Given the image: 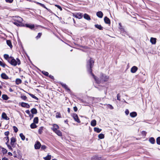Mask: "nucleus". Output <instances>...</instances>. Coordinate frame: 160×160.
I'll use <instances>...</instances> for the list:
<instances>
[{
  "label": "nucleus",
  "instance_id": "obj_1",
  "mask_svg": "<svg viewBox=\"0 0 160 160\" xmlns=\"http://www.w3.org/2000/svg\"><path fill=\"white\" fill-rule=\"evenodd\" d=\"M94 63V61L91 58H90L89 60L87 62V68L88 72L91 74L96 82L97 83H99L107 81L109 79V77L106 76L103 73H101L100 77V79L97 78L92 72V68L93 67Z\"/></svg>",
  "mask_w": 160,
  "mask_h": 160
},
{
  "label": "nucleus",
  "instance_id": "obj_2",
  "mask_svg": "<svg viewBox=\"0 0 160 160\" xmlns=\"http://www.w3.org/2000/svg\"><path fill=\"white\" fill-rule=\"evenodd\" d=\"M8 62L14 66H16L17 64L19 65L21 63V62L18 58H17L16 60L13 57H11V58L8 59Z\"/></svg>",
  "mask_w": 160,
  "mask_h": 160
},
{
  "label": "nucleus",
  "instance_id": "obj_3",
  "mask_svg": "<svg viewBox=\"0 0 160 160\" xmlns=\"http://www.w3.org/2000/svg\"><path fill=\"white\" fill-rule=\"evenodd\" d=\"M73 16L77 18H78L79 19H81L83 17V15L82 13L80 12L77 13L73 14Z\"/></svg>",
  "mask_w": 160,
  "mask_h": 160
},
{
  "label": "nucleus",
  "instance_id": "obj_4",
  "mask_svg": "<svg viewBox=\"0 0 160 160\" xmlns=\"http://www.w3.org/2000/svg\"><path fill=\"white\" fill-rule=\"evenodd\" d=\"M72 117L75 121L76 122L79 123L80 122V121L78 118V115L77 114L75 113L74 114L72 115Z\"/></svg>",
  "mask_w": 160,
  "mask_h": 160
},
{
  "label": "nucleus",
  "instance_id": "obj_5",
  "mask_svg": "<svg viewBox=\"0 0 160 160\" xmlns=\"http://www.w3.org/2000/svg\"><path fill=\"white\" fill-rule=\"evenodd\" d=\"M41 146L40 143L38 141L36 142V143L34 145L35 148L36 149H39Z\"/></svg>",
  "mask_w": 160,
  "mask_h": 160
},
{
  "label": "nucleus",
  "instance_id": "obj_6",
  "mask_svg": "<svg viewBox=\"0 0 160 160\" xmlns=\"http://www.w3.org/2000/svg\"><path fill=\"white\" fill-rule=\"evenodd\" d=\"M16 139L15 138L13 137L11 138V144L12 146L14 147H15L14 143L16 142Z\"/></svg>",
  "mask_w": 160,
  "mask_h": 160
},
{
  "label": "nucleus",
  "instance_id": "obj_7",
  "mask_svg": "<svg viewBox=\"0 0 160 160\" xmlns=\"http://www.w3.org/2000/svg\"><path fill=\"white\" fill-rule=\"evenodd\" d=\"M24 26H25L27 28H28L31 30H32L35 28V25L34 24H26Z\"/></svg>",
  "mask_w": 160,
  "mask_h": 160
},
{
  "label": "nucleus",
  "instance_id": "obj_8",
  "mask_svg": "<svg viewBox=\"0 0 160 160\" xmlns=\"http://www.w3.org/2000/svg\"><path fill=\"white\" fill-rule=\"evenodd\" d=\"M14 21H16L17 22L22 23L23 21V19L22 18L19 17H17L14 19Z\"/></svg>",
  "mask_w": 160,
  "mask_h": 160
},
{
  "label": "nucleus",
  "instance_id": "obj_9",
  "mask_svg": "<svg viewBox=\"0 0 160 160\" xmlns=\"http://www.w3.org/2000/svg\"><path fill=\"white\" fill-rule=\"evenodd\" d=\"M59 128V126L58 125L54 124L53 125V127L52 128V129L53 131L54 132L55 131L58 130Z\"/></svg>",
  "mask_w": 160,
  "mask_h": 160
},
{
  "label": "nucleus",
  "instance_id": "obj_10",
  "mask_svg": "<svg viewBox=\"0 0 160 160\" xmlns=\"http://www.w3.org/2000/svg\"><path fill=\"white\" fill-rule=\"evenodd\" d=\"M1 76L3 79L7 80L9 79L8 77L5 73H2L1 75Z\"/></svg>",
  "mask_w": 160,
  "mask_h": 160
},
{
  "label": "nucleus",
  "instance_id": "obj_11",
  "mask_svg": "<svg viewBox=\"0 0 160 160\" xmlns=\"http://www.w3.org/2000/svg\"><path fill=\"white\" fill-rule=\"evenodd\" d=\"M21 106L22 107L28 108H30V105L28 103L25 102H22L21 103Z\"/></svg>",
  "mask_w": 160,
  "mask_h": 160
},
{
  "label": "nucleus",
  "instance_id": "obj_12",
  "mask_svg": "<svg viewBox=\"0 0 160 160\" xmlns=\"http://www.w3.org/2000/svg\"><path fill=\"white\" fill-rule=\"evenodd\" d=\"M138 69V68L137 67L134 66L131 68V72L132 73H134L137 71Z\"/></svg>",
  "mask_w": 160,
  "mask_h": 160
},
{
  "label": "nucleus",
  "instance_id": "obj_13",
  "mask_svg": "<svg viewBox=\"0 0 160 160\" xmlns=\"http://www.w3.org/2000/svg\"><path fill=\"white\" fill-rule=\"evenodd\" d=\"M2 118L5 120H8L9 119V118L7 117L6 113L4 112L2 113Z\"/></svg>",
  "mask_w": 160,
  "mask_h": 160
},
{
  "label": "nucleus",
  "instance_id": "obj_14",
  "mask_svg": "<svg viewBox=\"0 0 160 160\" xmlns=\"http://www.w3.org/2000/svg\"><path fill=\"white\" fill-rule=\"evenodd\" d=\"M104 21L106 23L109 24H110L111 22L110 20L107 17H105L104 18Z\"/></svg>",
  "mask_w": 160,
  "mask_h": 160
},
{
  "label": "nucleus",
  "instance_id": "obj_15",
  "mask_svg": "<svg viewBox=\"0 0 160 160\" xmlns=\"http://www.w3.org/2000/svg\"><path fill=\"white\" fill-rule=\"evenodd\" d=\"M96 15L98 17L102 18L103 16V14L101 11H98L97 12Z\"/></svg>",
  "mask_w": 160,
  "mask_h": 160
},
{
  "label": "nucleus",
  "instance_id": "obj_16",
  "mask_svg": "<svg viewBox=\"0 0 160 160\" xmlns=\"http://www.w3.org/2000/svg\"><path fill=\"white\" fill-rule=\"evenodd\" d=\"M150 41L152 44H155L156 42V38H151Z\"/></svg>",
  "mask_w": 160,
  "mask_h": 160
},
{
  "label": "nucleus",
  "instance_id": "obj_17",
  "mask_svg": "<svg viewBox=\"0 0 160 160\" xmlns=\"http://www.w3.org/2000/svg\"><path fill=\"white\" fill-rule=\"evenodd\" d=\"M83 17L85 19L88 20H91L90 17L87 13H85L84 14Z\"/></svg>",
  "mask_w": 160,
  "mask_h": 160
},
{
  "label": "nucleus",
  "instance_id": "obj_18",
  "mask_svg": "<svg viewBox=\"0 0 160 160\" xmlns=\"http://www.w3.org/2000/svg\"><path fill=\"white\" fill-rule=\"evenodd\" d=\"M130 116L132 118H134L137 116V113L135 112H133L130 113Z\"/></svg>",
  "mask_w": 160,
  "mask_h": 160
},
{
  "label": "nucleus",
  "instance_id": "obj_19",
  "mask_svg": "<svg viewBox=\"0 0 160 160\" xmlns=\"http://www.w3.org/2000/svg\"><path fill=\"white\" fill-rule=\"evenodd\" d=\"M149 142L152 144H154L155 142L154 138L153 137L150 138H149Z\"/></svg>",
  "mask_w": 160,
  "mask_h": 160
},
{
  "label": "nucleus",
  "instance_id": "obj_20",
  "mask_svg": "<svg viewBox=\"0 0 160 160\" xmlns=\"http://www.w3.org/2000/svg\"><path fill=\"white\" fill-rule=\"evenodd\" d=\"M97 122L95 119L92 120L91 122V125L92 127L95 126L96 125Z\"/></svg>",
  "mask_w": 160,
  "mask_h": 160
},
{
  "label": "nucleus",
  "instance_id": "obj_21",
  "mask_svg": "<svg viewBox=\"0 0 160 160\" xmlns=\"http://www.w3.org/2000/svg\"><path fill=\"white\" fill-rule=\"evenodd\" d=\"M54 132H55L59 136H62V133L59 130H57L55 131Z\"/></svg>",
  "mask_w": 160,
  "mask_h": 160
},
{
  "label": "nucleus",
  "instance_id": "obj_22",
  "mask_svg": "<svg viewBox=\"0 0 160 160\" xmlns=\"http://www.w3.org/2000/svg\"><path fill=\"white\" fill-rule=\"evenodd\" d=\"M61 85L67 91H70V89L68 88V86L65 84L62 83L61 84Z\"/></svg>",
  "mask_w": 160,
  "mask_h": 160
},
{
  "label": "nucleus",
  "instance_id": "obj_23",
  "mask_svg": "<svg viewBox=\"0 0 160 160\" xmlns=\"http://www.w3.org/2000/svg\"><path fill=\"white\" fill-rule=\"evenodd\" d=\"M31 112L32 114H36L37 112V110L35 108L32 109L31 110Z\"/></svg>",
  "mask_w": 160,
  "mask_h": 160
},
{
  "label": "nucleus",
  "instance_id": "obj_24",
  "mask_svg": "<svg viewBox=\"0 0 160 160\" xmlns=\"http://www.w3.org/2000/svg\"><path fill=\"white\" fill-rule=\"evenodd\" d=\"M7 45L9 46V47L12 48V43L11 41L10 40H7Z\"/></svg>",
  "mask_w": 160,
  "mask_h": 160
},
{
  "label": "nucleus",
  "instance_id": "obj_25",
  "mask_svg": "<svg viewBox=\"0 0 160 160\" xmlns=\"http://www.w3.org/2000/svg\"><path fill=\"white\" fill-rule=\"evenodd\" d=\"M2 98L4 100H7L9 98V97L7 95L3 94L2 95Z\"/></svg>",
  "mask_w": 160,
  "mask_h": 160
},
{
  "label": "nucleus",
  "instance_id": "obj_26",
  "mask_svg": "<svg viewBox=\"0 0 160 160\" xmlns=\"http://www.w3.org/2000/svg\"><path fill=\"white\" fill-rule=\"evenodd\" d=\"M95 27L100 30H102L103 28V27L100 25L95 24Z\"/></svg>",
  "mask_w": 160,
  "mask_h": 160
},
{
  "label": "nucleus",
  "instance_id": "obj_27",
  "mask_svg": "<svg viewBox=\"0 0 160 160\" xmlns=\"http://www.w3.org/2000/svg\"><path fill=\"white\" fill-rule=\"evenodd\" d=\"M94 130L95 132H96L98 133L100 132L102 130L101 129L96 127L94 128Z\"/></svg>",
  "mask_w": 160,
  "mask_h": 160
},
{
  "label": "nucleus",
  "instance_id": "obj_28",
  "mask_svg": "<svg viewBox=\"0 0 160 160\" xmlns=\"http://www.w3.org/2000/svg\"><path fill=\"white\" fill-rule=\"evenodd\" d=\"M22 82V80L19 78H17L16 80V84L18 85Z\"/></svg>",
  "mask_w": 160,
  "mask_h": 160
},
{
  "label": "nucleus",
  "instance_id": "obj_29",
  "mask_svg": "<svg viewBox=\"0 0 160 160\" xmlns=\"http://www.w3.org/2000/svg\"><path fill=\"white\" fill-rule=\"evenodd\" d=\"M4 58L8 62V59L11 58V57H9V55L7 54H5L4 55Z\"/></svg>",
  "mask_w": 160,
  "mask_h": 160
},
{
  "label": "nucleus",
  "instance_id": "obj_30",
  "mask_svg": "<svg viewBox=\"0 0 160 160\" xmlns=\"http://www.w3.org/2000/svg\"><path fill=\"white\" fill-rule=\"evenodd\" d=\"M51 155H48L46 157H44L43 158L45 160H50L51 159Z\"/></svg>",
  "mask_w": 160,
  "mask_h": 160
},
{
  "label": "nucleus",
  "instance_id": "obj_31",
  "mask_svg": "<svg viewBox=\"0 0 160 160\" xmlns=\"http://www.w3.org/2000/svg\"><path fill=\"white\" fill-rule=\"evenodd\" d=\"M38 118L37 117H35L33 119V123H38Z\"/></svg>",
  "mask_w": 160,
  "mask_h": 160
},
{
  "label": "nucleus",
  "instance_id": "obj_32",
  "mask_svg": "<svg viewBox=\"0 0 160 160\" xmlns=\"http://www.w3.org/2000/svg\"><path fill=\"white\" fill-rule=\"evenodd\" d=\"M30 127L31 128H35L37 127V125L35 123H33L31 124Z\"/></svg>",
  "mask_w": 160,
  "mask_h": 160
},
{
  "label": "nucleus",
  "instance_id": "obj_33",
  "mask_svg": "<svg viewBox=\"0 0 160 160\" xmlns=\"http://www.w3.org/2000/svg\"><path fill=\"white\" fill-rule=\"evenodd\" d=\"M43 127H41L39 128L38 129V133L39 134H41L42 132V131L43 130Z\"/></svg>",
  "mask_w": 160,
  "mask_h": 160
},
{
  "label": "nucleus",
  "instance_id": "obj_34",
  "mask_svg": "<svg viewBox=\"0 0 160 160\" xmlns=\"http://www.w3.org/2000/svg\"><path fill=\"white\" fill-rule=\"evenodd\" d=\"M104 135L103 134H100L98 135V138L100 139H102L104 138Z\"/></svg>",
  "mask_w": 160,
  "mask_h": 160
},
{
  "label": "nucleus",
  "instance_id": "obj_35",
  "mask_svg": "<svg viewBox=\"0 0 160 160\" xmlns=\"http://www.w3.org/2000/svg\"><path fill=\"white\" fill-rule=\"evenodd\" d=\"M19 136L22 140H24L25 139V137L22 133H20Z\"/></svg>",
  "mask_w": 160,
  "mask_h": 160
},
{
  "label": "nucleus",
  "instance_id": "obj_36",
  "mask_svg": "<svg viewBox=\"0 0 160 160\" xmlns=\"http://www.w3.org/2000/svg\"><path fill=\"white\" fill-rule=\"evenodd\" d=\"M2 152L3 154H6L7 152V150L4 148H2Z\"/></svg>",
  "mask_w": 160,
  "mask_h": 160
},
{
  "label": "nucleus",
  "instance_id": "obj_37",
  "mask_svg": "<svg viewBox=\"0 0 160 160\" xmlns=\"http://www.w3.org/2000/svg\"><path fill=\"white\" fill-rule=\"evenodd\" d=\"M56 117L57 118H61V114L59 112H57L56 113Z\"/></svg>",
  "mask_w": 160,
  "mask_h": 160
},
{
  "label": "nucleus",
  "instance_id": "obj_38",
  "mask_svg": "<svg viewBox=\"0 0 160 160\" xmlns=\"http://www.w3.org/2000/svg\"><path fill=\"white\" fill-rule=\"evenodd\" d=\"M157 143L158 145H160V137H158L156 139Z\"/></svg>",
  "mask_w": 160,
  "mask_h": 160
},
{
  "label": "nucleus",
  "instance_id": "obj_39",
  "mask_svg": "<svg viewBox=\"0 0 160 160\" xmlns=\"http://www.w3.org/2000/svg\"><path fill=\"white\" fill-rule=\"evenodd\" d=\"M28 94L32 98H34L36 100H38V98L34 95L31 93Z\"/></svg>",
  "mask_w": 160,
  "mask_h": 160
},
{
  "label": "nucleus",
  "instance_id": "obj_40",
  "mask_svg": "<svg viewBox=\"0 0 160 160\" xmlns=\"http://www.w3.org/2000/svg\"><path fill=\"white\" fill-rule=\"evenodd\" d=\"M0 65L3 68H5L6 65L4 63L0 61Z\"/></svg>",
  "mask_w": 160,
  "mask_h": 160
},
{
  "label": "nucleus",
  "instance_id": "obj_41",
  "mask_svg": "<svg viewBox=\"0 0 160 160\" xmlns=\"http://www.w3.org/2000/svg\"><path fill=\"white\" fill-rule=\"evenodd\" d=\"M42 74H43L45 76H48V75L49 73H48L44 71H43L42 72Z\"/></svg>",
  "mask_w": 160,
  "mask_h": 160
},
{
  "label": "nucleus",
  "instance_id": "obj_42",
  "mask_svg": "<svg viewBox=\"0 0 160 160\" xmlns=\"http://www.w3.org/2000/svg\"><path fill=\"white\" fill-rule=\"evenodd\" d=\"M13 129L14 130L15 132H17L18 131V128L15 126H14L13 127Z\"/></svg>",
  "mask_w": 160,
  "mask_h": 160
},
{
  "label": "nucleus",
  "instance_id": "obj_43",
  "mask_svg": "<svg viewBox=\"0 0 160 160\" xmlns=\"http://www.w3.org/2000/svg\"><path fill=\"white\" fill-rule=\"evenodd\" d=\"M46 148V147L45 145H43L41 146V150H44Z\"/></svg>",
  "mask_w": 160,
  "mask_h": 160
},
{
  "label": "nucleus",
  "instance_id": "obj_44",
  "mask_svg": "<svg viewBox=\"0 0 160 160\" xmlns=\"http://www.w3.org/2000/svg\"><path fill=\"white\" fill-rule=\"evenodd\" d=\"M41 35H42L41 33H38V35L36 37V38L37 39H38V38H39L41 37Z\"/></svg>",
  "mask_w": 160,
  "mask_h": 160
},
{
  "label": "nucleus",
  "instance_id": "obj_45",
  "mask_svg": "<svg viewBox=\"0 0 160 160\" xmlns=\"http://www.w3.org/2000/svg\"><path fill=\"white\" fill-rule=\"evenodd\" d=\"M21 98L23 100H26L27 99V97L26 96L23 95L21 96Z\"/></svg>",
  "mask_w": 160,
  "mask_h": 160
},
{
  "label": "nucleus",
  "instance_id": "obj_46",
  "mask_svg": "<svg viewBox=\"0 0 160 160\" xmlns=\"http://www.w3.org/2000/svg\"><path fill=\"white\" fill-rule=\"evenodd\" d=\"M55 6L57 7L58 9H59L60 11H62V9L60 6L59 5L56 4L55 5Z\"/></svg>",
  "mask_w": 160,
  "mask_h": 160
},
{
  "label": "nucleus",
  "instance_id": "obj_47",
  "mask_svg": "<svg viewBox=\"0 0 160 160\" xmlns=\"http://www.w3.org/2000/svg\"><path fill=\"white\" fill-rule=\"evenodd\" d=\"M108 108H109L110 109H113V107L112 105L109 104L108 105Z\"/></svg>",
  "mask_w": 160,
  "mask_h": 160
},
{
  "label": "nucleus",
  "instance_id": "obj_48",
  "mask_svg": "<svg viewBox=\"0 0 160 160\" xmlns=\"http://www.w3.org/2000/svg\"><path fill=\"white\" fill-rule=\"evenodd\" d=\"M39 5H40L41 7L44 8H46V9H47V8L45 7V5L41 3H39Z\"/></svg>",
  "mask_w": 160,
  "mask_h": 160
},
{
  "label": "nucleus",
  "instance_id": "obj_49",
  "mask_svg": "<svg viewBox=\"0 0 160 160\" xmlns=\"http://www.w3.org/2000/svg\"><path fill=\"white\" fill-rule=\"evenodd\" d=\"M13 23L16 25L17 26H19L20 25V24L18 23V22H17L16 21H15L14 22H13Z\"/></svg>",
  "mask_w": 160,
  "mask_h": 160
},
{
  "label": "nucleus",
  "instance_id": "obj_50",
  "mask_svg": "<svg viewBox=\"0 0 160 160\" xmlns=\"http://www.w3.org/2000/svg\"><path fill=\"white\" fill-rule=\"evenodd\" d=\"M120 96L119 93L117 95V99L119 101H120Z\"/></svg>",
  "mask_w": 160,
  "mask_h": 160
},
{
  "label": "nucleus",
  "instance_id": "obj_51",
  "mask_svg": "<svg viewBox=\"0 0 160 160\" xmlns=\"http://www.w3.org/2000/svg\"><path fill=\"white\" fill-rule=\"evenodd\" d=\"M13 0H5L6 2L8 3H11L13 2Z\"/></svg>",
  "mask_w": 160,
  "mask_h": 160
},
{
  "label": "nucleus",
  "instance_id": "obj_52",
  "mask_svg": "<svg viewBox=\"0 0 160 160\" xmlns=\"http://www.w3.org/2000/svg\"><path fill=\"white\" fill-rule=\"evenodd\" d=\"M95 160H102L101 158L95 157L94 158Z\"/></svg>",
  "mask_w": 160,
  "mask_h": 160
},
{
  "label": "nucleus",
  "instance_id": "obj_53",
  "mask_svg": "<svg viewBox=\"0 0 160 160\" xmlns=\"http://www.w3.org/2000/svg\"><path fill=\"white\" fill-rule=\"evenodd\" d=\"M5 135L7 136V137L8 136V135L9 134V131L6 132L4 133Z\"/></svg>",
  "mask_w": 160,
  "mask_h": 160
},
{
  "label": "nucleus",
  "instance_id": "obj_54",
  "mask_svg": "<svg viewBox=\"0 0 160 160\" xmlns=\"http://www.w3.org/2000/svg\"><path fill=\"white\" fill-rule=\"evenodd\" d=\"M125 113L126 115H128L129 113V111L128 109H126L125 111Z\"/></svg>",
  "mask_w": 160,
  "mask_h": 160
},
{
  "label": "nucleus",
  "instance_id": "obj_55",
  "mask_svg": "<svg viewBox=\"0 0 160 160\" xmlns=\"http://www.w3.org/2000/svg\"><path fill=\"white\" fill-rule=\"evenodd\" d=\"M4 138V139L5 140L7 141H9V139L8 136L7 137H5Z\"/></svg>",
  "mask_w": 160,
  "mask_h": 160
},
{
  "label": "nucleus",
  "instance_id": "obj_56",
  "mask_svg": "<svg viewBox=\"0 0 160 160\" xmlns=\"http://www.w3.org/2000/svg\"><path fill=\"white\" fill-rule=\"evenodd\" d=\"M25 112L28 114L29 115L31 113H30V111L29 110H27Z\"/></svg>",
  "mask_w": 160,
  "mask_h": 160
},
{
  "label": "nucleus",
  "instance_id": "obj_57",
  "mask_svg": "<svg viewBox=\"0 0 160 160\" xmlns=\"http://www.w3.org/2000/svg\"><path fill=\"white\" fill-rule=\"evenodd\" d=\"M73 109H74V111L75 112H76L78 110V108H77V107L76 106H75V107H74Z\"/></svg>",
  "mask_w": 160,
  "mask_h": 160
},
{
  "label": "nucleus",
  "instance_id": "obj_58",
  "mask_svg": "<svg viewBox=\"0 0 160 160\" xmlns=\"http://www.w3.org/2000/svg\"><path fill=\"white\" fill-rule=\"evenodd\" d=\"M29 116L30 118V119H31L33 117V115L32 114H30L29 115Z\"/></svg>",
  "mask_w": 160,
  "mask_h": 160
},
{
  "label": "nucleus",
  "instance_id": "obj_59",
  "mask_svg": "<svg viewBox=\"0 0 160 160\" xmlns=\"http://www.w3.org/2000/svg\"><path fill=\"white\" fill-rule=\"evenodd\" d=\"M7 146H8V148L9 149H10V150H12V147H11V146L10 145H8Z\"/></svg>",
  "mask_w": 160,
  "mask_h": 160
},
{
  "label": "nucleus",
  "instance_id": "obj_60",
  "mask_svg": "<svg viewBox=\"0 0 160 160\" xmlns=\"http://www.w3.org/2000/svg\"><path fill=\"white\" fill-rule=\"evenodd\" d=\"M49 77L50 78H51V79H53L54 78V77L53 76H52V75H49Z\"/></svg>",
  "mask_w": 160,
  "mask_h": 160
},
{
  "label": "nucleus",
  "instance_id": "obj_61",
  "mask_svg": "<svg viewBox=\"0 0 160 160\" xmlns=\"http://www.w3.org/2000/svg\"><path fill=\"white\" fill-rule=\"evenodd\" d=\"M2 160H8V159L7 158L4 157L2 158Z\"/></svg>",
  "mask_w": 160,
  "mask_h": 160
},
{
  "label": "nucleus",
  "instance_id": "obj_62",
  "mask_svg": "<svg viewBox=\"0 0 160 160\" xmlns=\"http://www.w3.org/2000/svg\"><path fill=\"white\" fill-rule=\"evenodd\" d=\"M8 154L10 156H12V153L10 152H8Z\"/></svg>",
  "mask_w": 160,
  "mask_h": 160
},
{
  "label": "nucleus",
  "instance_id": "obj_63",
  "mask_svg": "<svg viewBox=\"0 0 160 160\" xmlns=\"http://www.w3.org/2000/svg\"><path fill=\"white\" fill-rule=\"evenodd\" d=\"M9 91L10 92H13V90L11 88H10L9 89Z\"/></svg>",
  "mask_w": 160,
  "mask_h": 160
},
{
  "label": "nucleus",
  "instance_id": "obj_64",
  "mask_svg": "<svg viewBox=\"0 0 160 160\" xmlns=\"http://www.w3.org/2000/svg\"><path fill=\"white\" fill-rule=\"evenodd\" d=\"M68 120H66L64 121V122H65V123H68Z\"/></svg>",
  "mask_w": 160,
  "mask_h": 160
}]
</instances>
